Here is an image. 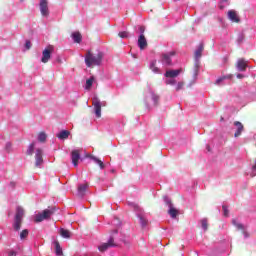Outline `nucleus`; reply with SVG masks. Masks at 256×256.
<instances>
[{
  "instance_id": "1",
  "label": "nucleus",
  "mask_w": 256,
  "mask_h": 256,
  "mask_svg": "<svg viewBox=\"0 0 256 256\" xmlns=\"http://www.w3.org/2000/svg\"><path fill=\"white\" fill-rule=\"evenodd\" d=\"M55 215V208L48 207L42 211H36L32 216L34 223H42V221H49Z\"/></svg>"
},
{
  "instance_id": "2",
  "label": "nucleus",
  "mask_w": 256,
  "mask_h": 256,
  "mask_svg": "<svg viewBox=\"0 0 256 256\" xmlns=\"http://www.w3.org/2000/svg\"><path fill=\"white\" fill-rule=\"evenodd\" d=\"M101 61H103V54L101 52L93 54L91 51H87L85 55V63L88 67H95V65H101Z\"/></svg>"
},
{
  "instance_id": "3",
  "label": "nucleus",
  "mask_w": 256,
  "mask_h": 256,
  "mask_svg": "<svg viewBox=\"0 0 256 256\" xmlns=\"http://www.w3.org/2000/svg\"><path fill=\"white\" fill-rule=\"evenodd\" d=\"M53 51H55V47L53 45H48L43 51H42V58L41 61L43 63H49V60L51 59V55L53 54Z\"/></svg>"
},
{
  "instance_id": "4",
  "label": "nucleus",
  "mask_w": 256,
  "mask_h": 256,
  "mask_svg": "<svg viewBox=\"0 0 256 256\" xmlns=\"http://www.w3.org/2000/svg\"><path fill=\"white\" fill-rule=\"evenodd\" d=\"M164 201H165L166 205H168V207H169L168 214L170 215V217H172V219H175V217H177V215H179V210H177L175 207H173V203H171V199H169V197L165 196Z\"/></svg>"
},
{
  "instance_id": "5",
  "label": "nucleus",
  "mask_w": 256,
  "mask_h": 256,
  "mask_svg": "<svg viewBox=\"0 0 256 256\" xmlns=\"http://www.w3.org/2000/svg\"><path fill=\"white\" fill-rule=\"evenodd\" d=\"M25 217V209L21 206L16 208L15 214V225H21L23 223V218Z\"/></svg>"
},
{
  "instance_id": "6",
  "label": "nucleus",
  "mask_w": 256,
  "mask_h": 256,
  "mask_svg": "<svg viewBox=\"0 0 256 256\" xmlns=\"http://www.w3.org/2000/svg\"><path fill=\"white\" fill-rule=\"evenodd\" d=\"M39 7L42 17H49V0H40Z\"/></svg>"
},
{
  "instance_id": "7",
  "label": "nucleus",
  "mask_w": 256,
  "mask_h": 256,
  "mask_svg": "<svg viewBox=\"0 0 256 256\" xmlns=\"http://www.w3.org/2000/svg\"><path fill=\"white\" fill-rule=\"evenodd\" d=\"M171 57H175V51H171V52L162 54L161 57H160V61L165 66H169V65L172 64Z\"/></svg>"
},
{
  "instance_id": "8",
  "label": "nucleus",
  "mask_w": 256,
  "mask_h": 256,
  "mask_svg": "<svg viewBox=\"0 0 256 256\" xmlns=\"http://www.w3.org/2000/svg\"><path fill=\"white\" fill-rule=\"evenodd\" d=\"M35 167L38 169L43 167V150L41 148L36 149L35 152Z\"/></svg>"
},
{
  "instance_id": "9",
  "label": "nucleus",
  "mask_w": 256,
  "mask_h": 256,
  "mask_svg": "<svg viewBox=\"0 0 256 256\" xmlns=\"http://www.w3.org/2000/svg\"><path fill=\"white\" fill-rule=\"evenodd\" d=\"M111 247H117V243H115L113 238H110L107 243H102L100 246H98V250L101 253H105V251Z\"/></svg>"
},
{
  "instance_id": "10",
  "label": "nucleus",
  "mask_w": 256,
  "mask_h": 256,
  "mask_svg": "<svg viewBox=\"0 0 256 256\" xmlns=\"http://www.w3.org/2000/svg\"><path fill=\"white\" fill-rule=\"evenodd\" d=\"M92 105L94 107L96 117L98 119L101 118V101L99 100V98L94 97L92 100Z\"/></svg>"
},
{
  "instance_id": "11",
  "label": "nucleus",
  "mask_w": 256,
  "mask_h": 256,
  "mask_svg": "<svg viewBox=\"0 0 256 256\" xmlns=\"http://www.w3.org/2000/svg\"><path fill=\"white\" fill-rule=\"evenodd\" d=\"M183 73V69H176V70H167L164 74L166 78H175L179 77Z\"/></svg>"
},
{
  "instance_id": "12",
  "label": "nucleus",
  "mask_w": 256,
  "mask_h": 256,
  "mask_svg": "<svg viewBox=\"0 0 256 256\" xmlns=\"http://www.w3.org/2000/svg\"><path fill=\"white\" fill-rule=\"evenodd\" d=\"M71 159L74 167H77V165H79V160L81 159V154L79 153V150L72 151Z\"/></svg>"
},
{
  "instance_id": "13",
  "label": "nucleus",
  "mask_w": 256,
  "mask_h": 256,
  "mask_svg": "<svg viewBox=\"0 0 256 256\" xmlns=\"http://www.w3.org/2000/svg\"><path fill=\"white\" fill-rule=\"evenodd\" d=\"M228 19H230V21H232L233 23H239V16L237 15V12L235 10L228 11Z\"/></svg>"
},
{
  "instance_id": "14",
  "label": "nucleus",
  "mask_w": 256,
  "mask_h": 256,
  "mask_svg": "<svg viewBox=\"0 0 256 256\" xmlns=\"http://www.w3.org/2000/svg\"><path fill=\"white\" fill-rule=\"evenodd\" d=\"M236 69H238V71H245V69H247V61L243 58L239 59L236 64Z\"/></svg>"
},
{
  "instance_id": "15",
  "label": "nucleus",
  "mask_w": 256,
  "mask_h": 256,
  "mask_svg": "<svg viewBox=\"0 0 256 256\" xmlns=\"http://www.w3.org/2000/svg\"><path fill=\"white\" fill-rule=\"evenodd\" d=\"M234 126L236 127V132L234 134V137H239L244 130L243 124L239 121L234 122Z\"/></svg>"
},
{
  "instance_id": "16",
  "label": "nucleus",
  "mask_w": 256,
  "mask_h": 256,
  "mask_svg": "<svg viewBox=\"0 0 256 256\" xmlns=\"http://www.w3.org/2000/svg\"><path fill=\"white\" fill-rule=\"evenodd\" d=\"M138 47L143 51L145 47H147V39L145 38V35L141 34L138 38Z\"/></svg>"
},
{
  "instance_id": "17",
  "label": "nucleus",
  "mask_w": 256,
  "mask_h": 256,
  "mask_svg": "<svg viewBox=\"0 0 256 256\" xmlns=\"http://www.w3.org/2000/svg\"><path fill=\"white\" fill-rule=\"evenodd\" d=\"M53 245L55 247L56 255L62 256L63 255V248H61V244H59V241L54 240Z\"/></svg>"
},
{
  "instance_id": "18",
  "label": "nucleus",
  "mask_w": 256,
  "mask_h": 256,
  "mask_svg": "<svg viewBox=\"0 0 256 256\" xmlns=\"http://www.w3.org/2000/svg\"><path fill=\"white\" fill-rule=\"evenodd\" d=\"M87 187H89V184L87 183L80 184L78 186V195H80V197H83V195H85V192L87 191Z\"/></svg>"
},
{
  "instance_id": "19",
  "label": "nucleus",
  "mask_w": 256,
  "mask_h": 256,
  "mask_svg": "<svg viewBox=\"0 0 256 256\" xmlns=\"http://www.w3.org/2000/svg\"><path fill=\"white\" fill-rule=\"evenodd\" d=\"M59 234L61 237H63V239H69L71 237V231L64 228H60Z\"/></svg>"
},
{
  "instance_id": "20",
  "label": "nucleus",
  "mask_w": 256,
  "mask_h": 256,
  "mask_svg": "<svg viewBox=\"0 0 256 256\" xmlns=\"http://www.w3.org/2000/svg\"><path fill=\"white\" fill-rule=\"evenodd\" d=\"M71 37H72L74 43H80L83 39V37L81 36V33H79V32L72 33Z\"/></svg>"
},
{
  "instance_id": "21",
  "label": "nucleus",
  "mask_w": 256,
  "mask_h": 256,
  "mask_svg": "<svg viewBox=\"0 0 256 256\" xmlns=\"http://www.w3.org/2000/svg\"><path fill=\"white\" fill-rule=\"evenodd\" d=\"M71 133L67 130H62L57 134L58 139H68Z\"/></svg>"
},
{
  "instance_id": "22",
  "label": "nucleus",
  "mask_w": 256,
  "mask_h": 256,
  "mask_svg": "<svg viewBox=\"0 0 256 256\" xmlns=\"http://www.w3.org/2000/svg\"><path fill=\"white\" fill-rule=\"evenodd\" d=\"M150 69L153 73H161V70L157 67V60H153L150 63Z\"/></svg>"
},
{
  "instance_id": "23",
  "label": "nucleus",
  "mask_w": 256,
  "mask_h": 256,
  "mask_svg": "<svg viewBox=\"0 0 256 256\" xmlns=\"http://www.w3.org/2000/svg\"><path fill=\"white\" fill-rule=\"evenodd\" d=\"M203 49H204L203 44H199L198 48L195 51V58L196 59H201V55L203 53Z\"/></svg>"
},
{
  "instance_id": "24",
  "label": "nucleus",
  "mask_w": 256,
  "mask_h": 256,
  "mask_svg": "<svg viewBox=\"0 0 256 256\" xmlns=\"http://www.w3.org/2000/svg\"><path fill=\"white\" fill-rule=\"evenodd\" d=\"M95 82V77H90L88 80H86V85H85V89L87 91H89V89H91V87H93V83Z\"/></svg>"
},
{
  "instance_id": "25",
  "label": "nucleus",
  "mask_w": 256,
  "mask_h": 256,
  "mask_svg": "<svg viewBox=\"0 0 256 256\" xmlns=\"http://www.w3.org/2000/svg\"><path fill=\"white\" fill-rule=\"evenodd\" d=\"M33 151H35V142L31 143L28 146V149L26 151V155H33Z\"/></svg>"
},
{
  "instance_id": "26",
  "label": "nucleus",
  "mask_w": 256,
  "mask_h": 256,
  "mask_svg": "<svg viewBox=\"0 0 256 256\" xmlns=\"http://www.w3.org/2000/svg\"><path fill=\"white\" fill-rule=\"evenodd\" d=\"M184 87H185V81H179L175 86V91H181Z\"/></svg>"
},
{
  "instance_id": "27",
  "label": "nucleus",
  "mask_w": 256,
  "mask_h": 256,
  "mask_svg": "<svg viewBox=\"0 0 256 256\" xmlns=\"http://www.w3.org/2000/svg\"><path fill=\"white\" fill-rule=\"evenodd\" d=\"M46 139H47V134H45V132H41L38 135V141H40V143H45Z\"/></svg>"
},
{
  "instance_id": "28",
  "label": "nucleus",
  "mask_w": 256,
  "mask_h": 256,
  "mask_svg": "<svg viewBox=\"0 0 256 256\" xmlns=\"http://www.w3.org/2000/svg\"><path fill=\"white\" fill-rule=\"evenodd\" d=\"M165 84L166 85H176L177 80L175 78H166L165 79Z\"/></svg>"
},
{
  "instance_id": "29",
  "label": "nucleus",
  "mask_w": 256,
  "mask_h": 256,
  "mask_svg": "<svg viewBox=\"0 0 256 256\" xmlns=\"http://www.w3.org/2000/svg\"><path fill=\"white\" fill-rule=\"evenodd\" d=\"M237 230H238V231H241L242 233H244V234H245V237H249V235H247L246 232H245V231H247V226L238 225V226H237Z\"/></svg>"
},
{
  "instance_id": "30",
  "label": "nucleus",
  "mask_w": 256,
  "mask_h": 256,
  "mask_svg": "<svg viewBox=\"0 0 256 256\" xmlns=\"http://www.w3.org/2000/svg\"><path fill=\"white\" fill-rule=\"evenodd\" d=\"M93 161H95V163H97V165H99L100 169H105V164L103 163V161H101L98 158H93Z\"/></svg>"
},
{
  "instance_id": "31",
  "label": "nucleus",
  "mask_w": 256,
  "mask_h": 256,
  "mask_svg": "<svg viewBox=\"0 0 256 256\" xmlns=\"http://www.w3.org/2000/svg\"><path fill=\"white\" fill-rule=\"evenodd\" d=\"M118 36L121 39H127L129 37V32H127V31L119 32Z\"/></svg>"
},
{
  "instance_id": "32",
  "label": "nucleus",
  "mask_w": 256,
  "mask_h": 256,
  "mask_svg": "<svg viewBox=\"0 0 256 256\" xmlns=\"http://www.w3.org/2000/svg\"><path fill=\"white\" fill-rule=\"evenodd\" d=\"M27 235H29V230L25 229L20 233V239L27 238Z\"/></svg>"
},
{
  "instance_id": "33",
  "label": "nucleus",
  "mask_w": 256,
  "mask_h": 256,
  "mask_svg": "<svg viewBox=\"0 0 256 256\" xmlns=\"http://www.w3.org/2000/svg\"><path fill=\"white\" fill-rule=\"evenodd\" d=\"M224 217H229V208L225 205L222 206Z\"/></svg>"
},
{
  "instance_id": "34",
  "label": "nucleus",
  "mask_w": 256,
  "mask_h": 256,
  "mask_svg": "<svg viewBox=\"0 0 256 256\" xmlns=\"http://www.w3.org/2000/svg\"><path fill=\"white\" fill-rule=\"evenodd\" d=\"M151 99L154 102V105H157V101H159V96H157L154 93H152L151 94Z\"/></svg>"
},
{
  "instance_id": "35",
  "label": "nucleus",
  "mask_w": 256,
  "mask_h": 256,
  "mask_svg": "<svg viewBox=\"0 0 256 256\" xmlns=\"http://www.w3.org/2000/svg\"><path fill=\"white\" fill-rule=\"evenodd\" d=\"M250 175L251 177H256V159L254 165L252 166V173Z\"/></svg>"
},
{
  "instance_id": "36",
  "label": "nucleus",
  "mask_w": 256,
  "mask_h": 256,
  "mask_svg": "<svg viewBox=\"0 0 256 256\" xmlns=\"http://www.w3.org/2000/svg\"><path fill=\"white\" fill-rule=\"evenodd\" d=\"M139 219H140L141 225H147V223H149V221H147V219H145V217L140 216Z\"/></svg>"
},
{
  "instance_id": "37",
  "label": "nucleus",
  "mask_w": 256,
  "mask_h": 256,
  "mask_svg": "<svg viewBox=\"0 0 256 256\" xmlns=\"http://www.w3.org/2000/svg\"><path fill=\"white\" fill-rule=\"evenodd\" d=\"M227 79V76L220 77L216 80V85H220L222 81H225Z\"/></svg>"
},
{
  "instance_id": "38",
  "label": "nucleus",
  "mask_w": 256,
  "mask_h": 256,
  "mask_svg": "<svg viewBox=\"0 0 256 256\" xmlns=\"http://www.w3.org/2000/svg\"><path fill=\"white\" fill-rule=\"evenodd\" d=\"M224 3H227V0H222L219 4L220 9H225V5H223Z\"/></svg>"
},
{
  "instance_id": "39",
  "label": "nucleus",
  "mask_w": 256,
  "mask_h": 256,
  "mask_svg": "<svg viewBox=\"0 0 256 256\" xmlns=\"http://www.w3.org/2000/svg\"><path fill=\"white\" fill-rule=\"evenodd\" d=\"M25 47H26V49H31V41H26V43H25Z\"/></svg>"
},
{
  "instance_id": "40",
  "label": "nucleus",
  "mask_w": 256,
  "mask_h": 256,
  "mask_svg": "<svg viewBox=\"0 0 256 256\" xmlns=\"http://www.w3.org/2000/svg\"><path fill=\"white\" fill-rule=\"evenodd\" d=\"M207 223H209V221L207 220V218H203L201 220V225H207Z\"/></svg>"
},
{
  "instance_id": "41",
  "label": "nucleus",
  "mask_w": 256,
  "mask_h": 256,
  "mask_svg": "<svg viewBox=\"0 0 256 256\" xmlns=\"http://www.w3.org/2000/svg\"><path fill=\"white\" fill-rule=\"evenodd\" d=\"M233 225H239V219L232 220Z\"/></svg>"
},
{
  "instance_id": "42",
  "label": "nucleus",
  "mask_w": 256,
  "mask_h": 256,
  "mask_svg": "<svg viewBox=\"0 0 256 256\" xmlns=\"http://www.w3.org/2000/svg\"><path fill=\"white\" fill-rule=\"evenodd\" d=\"M237 79H243V74H238Z\"/></svg>"
},
{
  "instance_id": "43",
  "label": "nucleus",
  "mask_w": 256,
  "mask_h": 256,
  "mask_svg": "<svg viewBox=\"0 0 256 256\" xmlns=\"http://www.w3.org/2000/svg\"><path fill=\"white\" fill-rule=\"evenodd\" d=\"M20 227H21V226L16 225V226H15V228H14V229H15V231H19Z\"/></svg>"
},
{
  "instance_id": "44",
  "label": "nucleus",
  "mask_w": 256,
  "mask_h": 256,
  "mask_svg": "<svg viewBox=\"0 0 256 256\" xmlns=\"http://www.w3.org/2000/svg\"><path fill=\"white\" fill-rule=\"evenodd\" d=\"M203 231H207V225L202 226Z\"/></svg>"
},
{
  "instance_id": "45",
  "label": "nucleus",
  "mask_w": 256,
  "mask_h": 256,
  "mask_svg": "<svg viewBox=\"0 0 256 256\" xmlns=\"http://www.w3.org/2000/svg\"><path fill=\"white\" fill-rule=\"evenodd\" d=\"M140 31H141V33H145V28L144 27H140Z\"/></svg>"
}]
</instances>
